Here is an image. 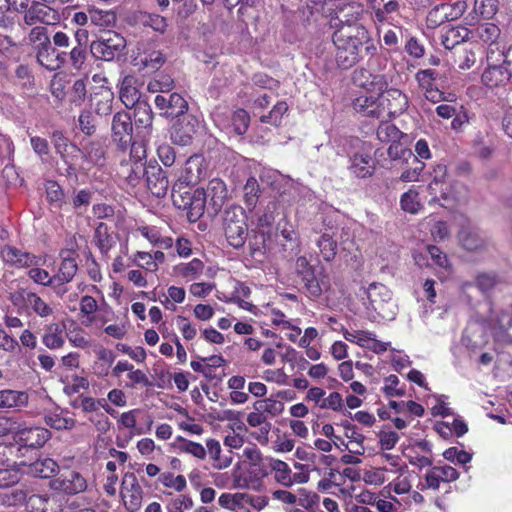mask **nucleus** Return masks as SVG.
Returning <instances> with one entry per match:
<instances>
[{
    "instance_id": "33",
    "label": "nucleus",
    "mask_w": 512,
    "mask_h": 512,
    "mask_svg": "<svg viewBox=\"0 0 512 512\" xmlns=\"http://www.w3.org/2000/svg\"><path fill=\"white\" fill-rule=\"evenodd\" d=\"M65 324L59 322H51L44 326L42 335V343L51 350H57L64 346Z\"/></svg>"
},
{
    "instance_id": "53",
    "label": "nucleus",
    "mask_w": 512,
    "mask_h": 512,
    "mask_svg": "<svg viewBox=\"0 0 512 512\" xmlns=\"http://www.w3.org/2000/svg\"><path fill=\"white\" fill-rule=\"evenodd\" d=\"M374 19L377 23H388L389 15L397 13L400 9V0H387L383 2V6H372Z\"/></svg>"
},
{
    "instance_id": "54",
    "label": "nucleus",
    "mask_w": 512,
    "mask_h": 512,
    "mask_svg": "<svg viewBox=\"0 0 512 512\" xmlns=\"http://www.w3.org/2000/svg\"><path fill=\"white\" fill-rule=\"evenodd\" d=\"M467 9V3L463 0H458L451 4H443L436 13H440L446 21H453L460 18Z\"/></svg>"
},
{
    "instance_id": "15",
    "label": "nucleus",
    "mask_w": 512,
    "mask_h": 512,
    "mask_svg": "<svg viewBox=\"0 0 512 512\" xmlns=\"http://www.w3.org/2000/svg\"><path fill=\"white\" fill-rule=\"evenodd\" d=\"M343 337L346 341L354 343L361 348L371 350L376 354L387 351L390 346L389 342H382L376 339L374 333L364 330L343 329Z\"/></svg>"
},
{
    "instance_id": "25",
    "label": "nucleus",
    "mask_w": 512,
    "mask_h": 512,
    "mask_svg": "<svg viewBox=\"0 0 512 512\" xmlns=\"http://www.w3.org/2000/svg\"><path fill=\"white\" fill-rule=\"evenodd\" d=\"M78 266L76 260L72 257L63 258L58 271L53 275L55 284V293L62 296L66 289L63 286L72 281L76 275Z\"/></svg>"
},
{
    "instance_id": "61",
    "label": "nucleus",
    "mask_w": 512,
    "mask_h": 512,
    "mask_svg": "<svg viewBox=\"0 0 512 512\" xmlns=\"http://www.w3.org/2000/svg\"><path fill=\"white\" fill-rule=\"evenodd\" d=\"M158 480L164 487L177 492H182L187 486L186 478L183 475H174L171 472L161 473Z\"/></svg>"
},
{
    "instance_id": "36",
    "label": "nucleus",
    "mask_w": 512,
    "mask_h": 512,
    "mask_svg": "<svg viewBox=\"0 0 512 512\" xmlns=\"http://www.w3.org/2000/svg\"><path fill=\"white\" fill-rule=\"evenodd\" d=\"M205 265L198 259L194 258L189 262L179 263L173 267V274L186 282L198 280L203 274Z\"/></svg>"
},
{
    "instance_id": "49",
    "label": "nucleus",
    "mask_w": 512,
    "mask_h": 512,
    "mask_svg": "<svg viewBox=\"0 0 512 512\" xmlns=\"http://www.w3.org/2000/svg\"><path fill=\"white\" fill-rule=\"evenodd\" d=\"M206 452L213 460V467L216 469H225L232 463V457L222 456V448L220 442L215 439H209L206 441Z\"/></svg>"
},
{
    "instance_id": "27",
    "label": "nucleus",
    "mask_w": 512,
    "mask_h": 512,
    "mask_svg": "<svg viewBox=\"0 0 512 512\" xmlns=\"http://www.w3.org/2000/svg\"><path fill=\"white\" fill-rule=\"evenodd\" d=\"M498 11V0H475L473 10L464 18L466 25L474 26L481 18L490 19Z\"/></svg>"
},
{
    "instance_id": "28",
    "label": "nucleus",
    "mask_w": 512,
    "mask_h": 512,
    "mask_svg": "<svg viewBox=\"0 0 512 512\" xmlns=\"http://www.w3.org/2000/svg\"><path fill=\"white\" fill-rule=\"evenodd\" d=\"M29 395L26 391L4 389L0 391V411H20L27 407Z\"/></svg>"
},
{
    "instance_id": "37",
    "label": "nucleus",
    "mask_w": 512,
    "mask_h": 512,
    "mask_svg": "<svg viewBox=\"0 0 512 512\" xmlns=\"http://www.w3.org/2000/svg\"><path fill=\"white\" fill-rule=\"evenodd\" d=\"M146 174L149 191L158 198L165 196L169 188L166 172L161 168H153L152 171H147Z\"/></svg>"
},
{
    "instance_id": "52",
    "label": "nucleus",
    "mask_w": 512,
    "mask_h": 512,
    "mask_svg": "<svg viewBox=\"0 0 512 512\" xmlns=\"http://www.w3.org/2000/svg\"><path fill=\"white\" fill-rule=\"evenodd\" d=\"M27 42L36 51L51 45L47 29L43 26L33 27L27 37Z\"/></svg>"
},
{
    "instance_id": "44",
    "label": "nucleus",
    "mask_w": 512,
    "mask_h": 512,
    "mask_svg": "<svg viewBox=\"0 0 512 512\" xmlns=\"http://www.w3.org/2000/svg\"><path fill=\"white\" fill-rule=\"evenodd\" d=\"M334 236L335 233L332 231V228L325 229L317 241L320 254L326 261L334 259L337 253V240H335Z\"/></svg>"
},
{
    "instance_id": "48",
    "label": "nucleus",
    "mask_w": 512,
    "mask_h": 512,
    "mask_svg": "<svg viewBox=\"0 0 512 512\" xmlns=\"http://www.w3.org/2000/svg\"><path fill=\"white\" fill-rule=\"evenodd\" d=\"M275 472V479L282 485L289 486L293 483L291 469L284 461L275 458H266V469Z\"/></svg>"
},
{
    "instance_id": "5",
    "label": "nucleus",
    "mask_w": 512,
    "mask_h": 512,
    "mask_svg": "<svg viewBox=\"0 0 512 512\" xmlns=\"http://www.w3.org/2000/svg\"><path fill=\"white\" fill-rule=\"evenodd\" d=\"M488 67L482 74V82L489 88H496L507 84L511 74L505 66L506 56L502 49L491 50L487 52Z\"/></svg>"
},
{
    "instance_id": "47",
    "label": "nucleus",
    "mask_w": 512,
    "mask_h": 512,
    "mask_svg": "<svg viewBox=\"0 0 512 512\" xmlns=\"http://www.w3.org/2000/svg\"><path fill=\"white\" fill-rule=\"evenodd\" d=\"M144 172V164L140 161H135L133 163H122L118 173L130 186L135 187L139 184Z\"/></svg>"
},
{
    "instance_id": "60",
    "label": "nucleus",
    "mask_w": 512,
    "mask_h": 512,
    "mask_svg": "<svg viewBox=\"0 0 512 512\" xmlns=\"http://www.w3.org/2000/svg\"><path fill=\"white\" fill-rule=\"evenodd\" d=\"M174 87V80L166 74H159L148 83L147 89L152 93H169Z\"/></svg>"
},
{
    "instance_id": "24",
    "label": "nucleus",
    "mask_w": 512,
    "mask_h": 512,
    "mask_svg": "<svg viewBox=\"0 0 512 512\" xmlns=\"http://www.w3.org/2000/svg\"><path fill=\"white\" fill-rule=\"evenodd\" d=\"M307 294L312 298H318L330 288V280L323 269L313 270L302 278Z\"/></svg>"
},
{
    "instance_id": "64",
    "label": "nucleus",
    "mask_w": 512,
    "mask_h": 512,
    "mask_svg": "<svg viewBox=\"0 0 512 512\" xmlns=\"http://www.w3.org/2000/svg\"><path fill=\"white\" fill-rule=\"evenodd\" d=\"M426 254L430 257L432 261V263L430 264L431 266H436L445 270L449 269L450 261L448 259V256L445 253H443L440 250V248L433 245H428L426 247Z\"/></svg>"
},
{
    "instance_id": "30",
    "label": "nucleus",
    "mask_w": 512,
    "mask_h": 512,
    "mask_svg": "<svg viewBox=\"0 0 512 512\" xmlns=\"http://www.w3.org/2000/svg\"><path fill=\"white\" fill-rule=\"evenodd\" d=\"M349 169L351 173L359 178L371 176L374 171L373 161L368 152L365 151L364 144L361 149L350 158Z\"/></svg>"
},
{
    "instance_id": "16",
    "label": "nucleus",
    "mask_w": 512,
    "mask_h": 512,
    "mask_svg": "<svg viewBox=\"0 0 512 512\" xmlns=\"http://www.w3.org/2000/svg\"><path fill=\"white\" fill-rule=\"evenodd\" d=\"M3 262L14 268H29L39 265L40 258L12 245H4L0 250Z\"/></svg>"
},
{
    "instance_id": "21",
    "label": "nucleus",
    "mask_w": 512,
    "mask_h": 512,
    "mask_svg": "<svg viewBox=\"0 0 512 512\" xmlns=\"http://www.w3.org/2000/svg\"><path fill=\"white\" fill-rule=\"evenodd\" d=\"M353 82L363 89L367 93H379L383 92L388 84L383 75L372 74L369 70L361 68L357 69L353 73Z\"/></svg>"
},
{
    "instance_id": "19",
    "label": "nucleus",
    "mask_w": 512,
    "mask_h": 512,
    "mask_svg": "<svg viewBox=\"0 0 512 512\" xmlns=\"http://www.w3.org/2000/svg\"><path fill=\"white\" fill-rule=\"evenodd\" d=\"M155 105L167 117L175 118L183 115L187 109V101L178 93L159 94L155 97Z\"/></svg>"
},
{
    "instance_id": "46",
    "label": "nucleus",
    "mask_w": 512,
    "mask_h": 512,
    "mask_svg": "<svg viewBox=\"0 0 512 512\" xmlns=\"http://www.w3.org/2000/svg\"><path fill=\"white\" fill-rule=\"evenodd\" d=\"M494 337L498 341L512 342V311L501 313L497 325L493 328Z\"/></svg>"
},
{
    "instance_id": "42",
    "label": "nucleus",
    "mask_w": 512,
    "mask_h": 512,
    "mask_svg": "<svg viewBox=\"0 0 512 512\" xmlns=\"http://www.w3.org/2000/svg\"><path fill=\"white\" fill-rule=\"evenodd\" d=\"M94 242L103 256H108L110 250L116 245L117 237L108 232L105 224L100 223L94 234Z\"/></svg>"
},
{
    "instance_id": "45",
    "label": "nucleus",
    "mask_w": 512,
    "mask_h": 512,
    "mask_svg": "<svg viewBox=\"0 0 512 512\" xmlns=\"http://www.w3.org/2000/svg\"><path fill=\"white\" fill-rule=\"evenodd\" d=\"M139 413L138 409H132L127 412H123L118 420V425L120 427H124L130 430H133L129 438L124 442L120 439L117 440V445L121 448H124L128 441L133 437V435H141L146 431H143L142 428H137V415Z\"/></svg>"
},
{
    "instance_id": "43",
    "label": "nucleus",
    "mask_w": 512,
    "mask_h": 512,
    "mask_svg": "<svg viewBox=\"0 0 512 512\" xmlns=\"http://www.w3.org/2000/svg\"><path fill=\"white\" fill-rule=\"evenodd\" d=\"M59 470V466L52 458H40L29 465L28 472L40 478H50Z\"/></svg>"
},
{
    "instance_id": "63",
    "label": "nucleus",
    "mask_w": 512,
    "mask_h": 512,
    "mask_svg": "<svg viewBox=\"0 0 512 512\" xmlns=\"http://www.w3.org/2000/svg\"><path fill=\"white\" fill-rule=\"evenodd\" d=\"M287 110V103L285 101H279L274 105L272 110L267 115L260 117V121L278 126L281 123L282 117L287 112Z\"/></svg>"
},
{
    "instance_id": "9",
    "label": "nucleus",
    "mask_w": 512,
    "mask_h": 512,
    "mask_svg": "<svg viewBox=\"0 0 512 512\" xmlns=\"http://www.w3.org/2000/svg\"><path fill=\"white\" fill-rule=\"evenodd\" d=\"M49 486L58 493L75 495L87 489V481L79 472L66 470L53 478Z\"/></svg>"
},
{
    "instance_id": "51",
    "label": "nucleus",
    "mask_w": 512,
    "mask_h": 512,
    "mask_svg": "<svg viewBox=\"0 0 512 512\" xmlns=\"http://www.w3.org/2000/svg\"><path fill=\"white\" fill-rule=\"evenodd\" d=\"M376 136L381 142L393 144L402 138L403 133L391 122L383 120L377 128Z\"/></svg>"
},
{
    "instance_id": "55",
    "label": "nucleus",
    "mask_w": 512,
    "mask_h": 512,
    "mask_svg": "<svg viewBox=\"0 0 512 512\" xmlns=\"http://www.w3.org/2000/svg\"><path fill=\"white\" fill-rule=\"evenodd\" d=\"M84 158L88 163L95 166H103L105 164V149L98 142L89 143L84 149Z\"/></svg>"
},
{
    "instance_id": "1",
    "label": "nucleus",
    "mask_w": 512,
    "mask_h": 512,
    "mask_svg": "<svg viewBox=\"0 0 512 512\" xmlns=\"http://www.w3.org/2000/svg\"><path fill=\"white\" fill-rule=\"evenodd\" d=\"M332 39L336 48V62L343 69L357 64L364 53L369 56L377 53V47L365 26L338 27Z\"/></svg>"
},
{
    "instance_id": "17",
    "label": "nucleus",
    "mask_w": 512,
    "mask_h": 512,
    "mask_svg": "<svg viewBox=\"0 0 512 512\" xmlns=\"http://www.w3.org/2000/svg\"><path fill=\"white\" fill-rule=\"evenodd\" d=\"M353 108L356 112L367 117L386 119L384 103L379 93H369L358 96L353 101Z\"/></svg>"
},
{
    "instance_id": "58",
    "label": "nucleus",
    "mask_w": 512,
    "mask_h": 512,
    "mask_svg": "<svg viewBox=\"0 0 512 512\" xmlns=\"http://www.w3.org/2000/svg\"><path fill=\"white\" fill-rule=\"evenodd\" d=\"M400 205L405 212L411 214L418 213L422 208V204L419 200V194L414 188H410L401 196Z\"/></svg>"
},
{
    "instance_id": "18",
    "label": "nucleus",
    "mask_w": 512,
    "mask_h": 512,
    "mask_svg": "<svg viewBox=\"0 0 512 512\" xmlns=\"http://www.w3.org/2000/svg\"><path fill=\"white\" fill-rule=\"evenodd\" d=\"M198 125L199 120L193 115H186L182 119H179L172 127V142L180 146L190 145Z\"/></svg>"
},
{
    "instance_id": "62",
    "label": "nucleus",
    "mask_w": 512,
    "mask_h": 512,
    "mask_svg": "<svg viewBox=\"0 0 512 512\" xmlns=\"http://www.w3.org/2000/svg\"><path fill=\"white\" fill-rule=\"evenodd\" d=\"M46 197L51 205L61 208L64 203V192L61 186L55 181H47L45 184Z\"/></svg>"
},
{
    "instance_id": "14",
    "label": "nucleus",
    "mask_w": 512,
    "mask_h": 512,
    "mask_svg": "<svg viewBox=\"0 0 512 512\" xmlns=\"http://www.w3.org/2000/svg\"><path fill=\"white\" fill-rule=\"evenodd\" d=\"M124 47V39L117 34L102 37L90 44L91 54L99 60L111 61Z\"/></svg>"
},
{
    "instance_id": "31",
    "label": "nucleus",
    "mask_w": 512,
    "mask_h": 512,
    "mask_svg": "<svg viewBox=\"0 0 512 512\" xmlns=\"http://www.w3.org/2000/svg\"><path fill=\"white\" fill-rule=\"evenodd\" d=\"M250 294L251 289L245 283L235 281L233 291L231 292L230 296L225 297L223 300L225 302L235 303L241 309L246 310L254 315H257L258 308L254 304L246 300L250 297Z\"/></svg>"
},
{
    "instance_id": "34",
    "label": "nucleus",
    "mask_w": 512,
    "mask_h": 512,
    "mask_svg": "<svg viewBox=\"0 0 512 512\" xmlns=\"http://www.w3.org/2000/svg\"><path fill=\"white\" fill-rule=\"evenodd\" d=\"M474 36L482 43L488 45L487 52L491 50L502 49L504 47L498 42L500 36V29L493 23H483L477 26Z\"/></svg>"
},
{
    "instance_id": "59",
    "label": "nucleus",
    "mask_w": 512,
    "mask_h": 512,
    "mask_svg": "<svg viewBox=\"0 0 512 512\" xmlns=\"http://www.w3.org/2000/svg\"><path fill=\"white\" fill-rule=\"evenodd\" d=\"M244 201L249 209H253L259 198L260 187L258 181L254 177L247 179L244 188Z\"/></svg>"
},
{
    "instance_id": "12",
    "label": "nucleus",
    "mask_w": 512,
    "mask_h": 512,
    "mask_svg": "<svg viewBox=\"0 0 512 512\" xmlns=\"http://www.w3.org/2000/svg\"><path fill=\"white\" fill-rule=\"evenodd\" d=\"M120 494L126 510L136 512L141 508L144 491L133 473L125 475Z\"/></svg>"
},
{
    "instance_id": "23",
    "label": "nucleus",
    "mask_w": 512,
    "mask_h": 512,
    "mask_svg": "<svg viewBox=\"0 0 512 512\" xmlns=\"http://www.w3.org/2000/svg\"><path fill=\"white\" fill-rule=\"evenodd\" d=\"M114 93L108 86L101 85L95 88L90 97L91 109L99 116H107L112 112Z\"/></svg>"
},
{
    "instance_id": "20",
    "label": "nucleus",
    "mask_w": 512,
    "mask_h": 512,
    "mask_svg": "<svg viewBox=\"0 0 512 512\" xmlns=\"http://www.w3.org/2000/svg\"><path fill=\"white\" fill-rule=\"evenodd\" d=\"M432 180L427 186L429 195L432 201L448 200L449 183L447 182V167L443 164H438L434 167L432 173Z\"/></svg>"
},
{
    "instance_id": "8",
    "label": "nucleus",
    "mask_w": 512,
    "mask_h": 512,
    "mask_svg": "<svg viewBox=\"0 0 512 512\" xmlns=\"http://www.w3.org/2000/svg\"><path fill=\"white\" fill-rule=\"evenodd\" d=\"M267 474L266 467L236 464L232 470L233 485L237 489L258 491L261 488V479Z\"/></svg>"
},
{
    "instance_id": "32",
    "label": "nucleus",
    "mask_w": 512,
    "mask_h": 512,
    "mask_svg": "<svg viewBox=\"0 0 512 512\" xmlns=\"http://www.w3.org/2000/svg\"><path fill=\"white\" fill-rule=\"evenodd\" d=\"M203 194L205 196V201L212 204L216 211L223 206L228 197L226 184L220 178L211 179Z\"/></svg>"
},
{
    "instance_id": "50",
    "label": "nucleus",
    "mask_w": 512,
    "mask_h": 512,
    "mask_svg": "<svg viewBox=\"0 0 512 512\" xmlns=\"http://www.w3.org/2000/svg\"><path fill=\"white\" fill-rule=\"evenodd\" d=\"M45 423L56 430H70L74 428L76 421L74 418L68 416L67 412H50L45 415Z\"/></svg>"
},
{
    "instance_id": "10",
    "label": "nucleus",
    "mask_w": 512,
    "mask_h": 512,
    "mask_svg": "<svg viewBox=\"0 0 512 512\" xmlns=\"http://www.w3.org/2000/svg\"><path fill=\"white\" fill-rule=\"evenodd\" d=\"M112 140L121 149H126L133 139V123L129 113L120 111L114 114L111 123Z\"/></svg>"
},
{
    "instance_id": "39",
    "label": "nucleus",
    "mask_w": 512,
    "mask_h": 512,
    "mask_svg": "<svg viewBox=\"0 0 512 512\" xmlns=\"http://www.w3.org/2000/svg\"><path fill=\"white\" fill-rule=\"evenodd\" d=\"M97 359L92 369L98 377H107L110 374L111 366L115 361V354L112 350L101 347L96 351Z\"/></svg>"
},
{
    "instance_id": "40",
    "label": "nucleus",
    "mask_w": 512,
    "mask_h": 512,
    "mask_svg": "<svg viewBox=\"0 0 512 512\" xmlns=\"http://www.w3.org/2000/svg\"><path fill=\"white\" fill-rule=\"evenodd\" d=\"M137 55L133 59L134 66H138L140 69L157 70L164 62L162 53L157 50L150 52L141 51L137 49Z\"/></svg>"
},
{
    "instance_id": "7",
    "label": "nucleus",
    "mask_w": 512,
    "mask_h": 512,
    "mask_svg": "<svg viewBox=\"0 0 512 512\" xmlns=\"http://www.w3.org/2000/svg\"><path fill=\"white\" fill-rule=\"evenodd\" d=\"M15 429L11 433L16 443L21 446L38 449L42 448L51 438V432L41 426H25L16 417Z\"/></svg>"
},
{
    "instance_id": "6",
    "label": "nucleus",
    "mask_w": 512,
    "mask_h": 512,
    "mask_svg": "<svg viewBox=\"0 0 512 512\" xmlns=\"http://www.w3.org/2000/svg\"><path fill=\"white\" fill-rule=\"evenodd\" d=\"M366 295L372 309L384 320L394 319L397 306L392 299L391 291L381 283H371Z\"/></svg>"
},
{
    "instance_id": "57",
    "label": "nucleus",
    "mask_w": 512,
    "mask_h": 512,
    "mask_svg": "<svg viewBox=\"0 0 512 512\" xmlns=\"http://www.w3.org/2000/svg\"><path fill=\"white\" fill-rule=\"evenodd\" d=\"M254 409L276 417L284 411V403L274 398H265L254 403Z\"/></svg>"
},
{
    "instance_id": "26",
    "label": "nucleus",
    "mask_w": 512,
    "mask_h": 512,
    "mask_svg": "<svg viewBox=\"0 0 512 512\" xmlns=\"http://www.w3.org/2000/svg\"><path fill=\"white\" fill-rule=\"evenodd\" d=\"M459 478L458 471L449 465L434 466L425 475L426 486L437 490L442 482H452Z\"/></svg>"
},
{
    "instance_id": "11",
    "label": "nucleus",
    "mask_w": 512,
    "mask_h": 512,
    "mask_svg": "<svg viewBox=\"0 0 512 512\" xmlns=\"http://www.w3.org/2000/svg\"><path fill=\"white\" fill-rule=\"evenodd\" d=\"M23 20L27 26H33L38 23L55 25L60 20V14L56 9L43 2L34 1L28 6Z\"/></svg>"
},
{
    "instance_id": "2",
    "label": "nucleus",
    "mask_w": 512,
    "mask_h": 512,
    "mask_svg": "<svg viewBox=\"0 0 512 512\" xmlns=\"http://www.w3.org/2000/svg\"><path fill=\"white\" fill-rule=\"evenodd\" d=\"M223 228L230 246L241 248L247 238V224L244 209L239 205H231L224 212Z\"/></svg>"
},
{
    "instance_id": "3",
    "label": "nucleus",
    "mask_w": 512,
    "mask_h": 512,
    "mask_svg": "<svg viewBox=\"0 0 512 512\" xmlns=\"http://www.w3.org/2000/svg\"><path fill=\"white\" fill-rule=\"evenodd\" d=\"M208 164L202 155L194 154L189 157L183 167L179 170L177 180L172 186V197L180 193L183 186L190 187L197 185L207 176Z\"/></svg>"
},
{
    "instance_id": "41",
    "label": "nucleus",
    "mask_w": 512,
    "mask_h": 512,
    "mask_svg": "<svg viewBox=\"0 0 512 512\" xmlns=\"http://www.w3.org/2000/svg\"><path fill=\"white\" fill-rule=\"evenodd\" d=\"M219 505L230 511H245L247 510V493H222L218 498Z\"/></svg>"
},
{
    "instance_id": "29",
    "label": "nucleus",
    "mask_w": 512,
    "mask_h": 512,
    "mask_svg": "<svg viewBox=\"0 0 512 512\" xmlns=\"http://www.w3.org/2000/svg\"><path fill=\"white\" fill-rule=\"evenodd\" d=\"M363 12V6L358 3L345 5L337 13L333 27L336 30L338 27L363 26L359 23Z\"/></svg>"
},
{
    "instance_id": "35",
    "label": "nucleus",
    "mask_w": 512,
    "mask_h": 512,
    "mask_svg": "<svg viewBox=\"0 0 512 512\" xmlns=\"http://www.w3.org/2000/svg\"><path fill=\"white\" fill-rule=\"evenodd\" d=\"M459 242L468 251H481L487 247L486 239L473 227H463L459 232Z\"/></svg>"
},
{
    "instance_id": "13",
    "label": "nucleus",
    "mask_w": 512,
    "mask_h": 512,
    "mask_svg": "<svg viewBox=\"0 0 512 512\" xmlns=\"http://www.w3.org/2000/svg\"><path fill=\"white\" fill-rule=\"evenodd\" d=\"M213 121L221 130L230 133L233 131L237 135H243L249 126L250 117L244 109H238L233 112L231 120L220 111L213 113Z\"/></svg>"
},
{
    "instance_id": "22",
    "label": "nucleus",
    "mask_w": 512,
    "mask_h": 512,
    "mask_svg": "<svg viewBox=\"0 0 512 512\" xmlns=\"http://www.w3.org/2000/svg\"><path fill=\"white\" fill-rule=\"evenodd\" d=\"M380 96L382 103H384L386 119L402 113L408 107V100L406 95L398 89L386 88L383 92H381Z\"/></svg>"
},
{
    "instance_id": "38",
    "label": "nucleus",
    "mask_w": 512,
    "mask_h": 512,
    "mask_svg": "<svg viewBox=\"0 0 512 512\" xmlns=\"http://www.w3.org/2000/svg\"><path fill=\"white\" fill-rule=\"evenodd\" d=\"M119 97L126 108H133L139 101L141 94L136 86L133 76H125L122 80Z\"/></svg>"
},
{
    "instance_id": "4",
    "label": "nucleus",
    "mask_w": 512,
    "mask_h": 512,
    "mask_svg": "<svg viewBox=\"0 0 512 512\" xmlns=\"http://www.w3.org/2000/svg\"><path fill=\"white\" fill-rule=\"evenodd\" d=\"M10 301L19 310L34 313L38 317L48 320L54 317L55 308L37 293L27 289H19L10 295Z\"/></svg>"
},
{
    "instance_id": "56",
    "label": "nucleus",
    "mask_w": 512,
    "mask_h": 512,
    "mask_svg": "<svg viewBox=\"0 0 512 512\" xmlns=\"http://www.w3.org/2000/svg\"><path fill=\"white\" fill-rule=\"evenodd\" d=\"M476 62V54L465 46H459L454 52V63L462 70L470 69Z\"/></svg>"
}]
</instances>
